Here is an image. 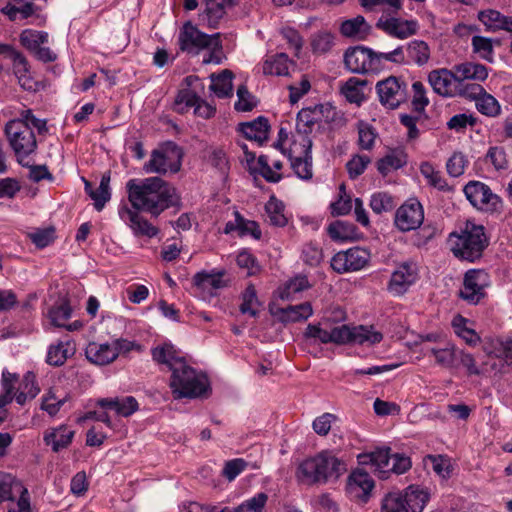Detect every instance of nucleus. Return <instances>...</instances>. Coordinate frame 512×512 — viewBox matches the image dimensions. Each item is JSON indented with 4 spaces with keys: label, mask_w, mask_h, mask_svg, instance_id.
<instances>
[{
    "label": "nucleus",
    "mask_w": 512,
    "mask_h": 512,
    "mask_svg": "<svg viewBox=\"0 0 512 512\" xmlns=\"http://www.w3.org/2000/svg\"><path fill=\"white\" fill-rule=\"evenodd\" d=\"M47 130L46 120L37 118L30 109L23 110L20 117L5 124V139L20 165L31 166L38 148V136L45 134Z\"/></svg>",
    "instance_id": "f257e3e1"
},
{
    "label": "nucleus",
    "mask_w": 512,
    "mask_h": 512,
    "mask_svg": "<svg viewBox=\"0 0 512 512\" xmlns=\"http://www.w3.org/2000/svg\"><path fill=\"white\" fill-rule=\"evenodd\" d=\"M128 200L136 210L159 216L176 202V190L158 177L131 179L126 184Z\"/></svg>",
    "instance_id": "f03ea898"
},
{
    "label": "nucleus",
    "mask_w": 512,
    "mask_h": 512,
    "mask_svg": "<svg viewBox=\"0 0 512 512\" xmlns=\"http://www.w3.org/2000/svg\"><path fill=\"white\" fill-rule=\"evenodd\" d=\"M449 241L454 255L468 261L479 258L488 244L484 227L471 221H467L459 231L452 232Z\"/></svg>",
    "instance_id": "7ed1b4c3"
},
{
    "label": "nucleus",
    "mask_w": 512,
    "mask_h": 512,
    "mask_svg": "<svg viewBox=\"0 0 512 512\" xmlns=\"http://www.w3.org/2000/svg\"><path fill=\"white\" fill-rule=\"evenodd\" d=\"M178 368L171 373L170 387L174 398H201L210 391L207 376L185 363H179Z\"/></svg>",
    "instance_id": "20e7f679"
},
{
    "label": "nucleus",
    "mask_w": 512,
    "mask_h": 512,
    "mask_svg": "<svg viewBox=\"0 0 512 512\" xmlns=\"http://www.w3.org/2000/svg\"><path fill=\"white\" fill-rule=\"evenodd\" d=\"M179 44L183 51L188 52H196L201 49L210 50L208 56L203 58V63L219 64L221 62L222 45L219 33L205 34L187 22L179 33Z\"/></svg>",
    "instance_id": "39448f33"
},
{
    "label": "nucleus",
    "mask_w": 512,
    "mask_h": 512,
    "mask_svg": "<svg viewBox=\"0 0 512 512\" xmlns=\"http://www.w3.org/2000/svg\"><path fill=\"white\" fill-rule=\"evenodd\" d=\"M231 279L224 269L202 270L192 278L193 294L198 299L210 303L219 291L227 288Z\"/></svg>",
    "instance_id": "423d86ee"
},
{
    "label": "nucleus",
    "mask_w": 512,
    "mask_h": 512,
    "mask_svg": "<svg viewBox=\"0 0 512 512\" xmlns=\"http://www.w3.org/2000/svg\"><path fill=\"white\" fill-rule=\"evenodd\" d=\"M182 155V150L176 144L168 142L152 152L143 169L146 173H176L180 170Z\"/></svg>",
    "instance_id": "0eeeda50"
},
{
    "label": "nucleus",
    "mask_w": 512,
    "mask_h": 512,
    "mask_svg": "<svg viewBox=\"0 0 512 512\" xmlns=\"http://www.w3.org/2000/svg\"><path fill=\"white\" fill-rule=\"evenodd\" d=\"M419 278V267L414 261H404L396 266L387 284L393 296L404 295Z\"/></svg>",
    "instance_id": "6e6552de"
},
{
    "label": "nucleus",
    "mask_w": 512,
    "mask_h": 512,
    "mask_svg": "<svg viewBox=\"0 0 512 512\" xmlns=\"http://www.w3.org/2000/svg\"><path fill=\"white\" fill-rule=\"evenodd\" d=\"M424 221V209L421 203L414 198L408 199L397 210L394 224L401 232L418 229Z\"/></svg>",
    "instance_id": "1a4fd4ad"
},
{
    "label": "nucleus",
    "mask_w": 512,
    "mask_h": 512,
    "mask_svg": "<svg viewBox=\"0 0 512 512\" xmlns=\"http://www.w3.org/2000/svg\"><path fill=\"white\" fill-rule=\"evenodd\" d=\"M428 82L435 93L443 97L465 95L467 90L460 87L454 69H435L429 72Z\"/></svg>",
    "instance_id": "9d476101"
},
{
    "label": "nucleus",
    "mask_w": 512,
    "mask_h": 512,
    "mask_svg": "<svg viewBox=\"0 0 512 512\" xmlns=\"http://www.w3.org/2000/svg\"><path fill=\"white\" fill-rule=\"evenodd\" d=\"M380 103L387 109H396L406 99V85L397 77L390 76L376 84Z\"/></svg>",
    "instance_id": "9b49d317"
},
{
    "label": "nucleus",
    "mask_w": 512,
    "mask_h": 512,
    "mask_svg": "<svg viewBox=\"0 0 512 512\" xmlns=\"http://www.w3.org/2000/svg\"><path fill=\"white\" fill-rule=\"evenodd\" d=\"M369 260L370 253L366 249L355 247L335 254L331 267L338 273L358 271L365 268Z\"/></svg>",
    "instance_id": "f8f14e48"
},
{
    "label": "nucleus",
    "mask_w": 512,
    "mask_h": 512,
    "mask_svg": "<svg viewBox=\"0 0 512 512\" xmlns=\"http://www.w3.org/2000/svg\"><path fill=\"white\" fill-rule=\"evenodd\" d=\"M464 193L469 202L483 211L495 210L500 204V198L493 193L488 185L480 181H470L464 187Z\"/></svg>",
    "instance_id": "ddd939ff"
},
{
    "label": "nucleus",
    "mask_w": 512,
    "mask_h": 512,
    "mask_svg": "<svg viewBox=\"0 0 512 512\" xmlns=\"http://www.w3.org/2000/svg\"><path fill=\"white\" fill-rule=\"evenodd\" d=\"M49 41V35L45 31L25 29L20 34L21 44L30 51L38 60L43 62H52L56 55L50 48L43 46Z\"/></svg>",
    "instance_id": "4468645a"
},
{
    "label": "nucleus",
    "mask_w": 512,
    "mask_h": 512,
    "mask_svg": "<svg viewBox=\"0 0 512 512\" xmlns=\"http://www.w3.org/2000/svg\"><path fill=\"white\" fill-rule=\"evenodd\" d=\"M374 56V50L364 46H356L345 52L344 62L353 73L377 72Z\"/></svg>",
    "instance_id": "2eb2a0df"
},
{
    "label": "nucleus",
    "mask_w": 512,
    "mask_h": 512,
    "mask_svg": "<svg viewBox=\"0 0 512 512\" xmlns=\"http://www.w3.org/2000/svg\"><path fill=\"white\" fill-rule=\"evenodd\" d=\"M133 207H128L126 204L118 208V215L120 219L131 229L132 233L137 237H155L159 230L145 219Z\"/></svg>",
    "instance_id": "dca6fc26"
},
{
    "label": "nucleus",
    "mask_w": 512,
    "mask_h": 512,
    "mask_svg": "<svg viewBox=\"0 0 512 512\" xmlns=\"http://www.w3.org/2000/svg\"><path fill=\"white\" fill-rule=\"evenodd\" d=\"M489 276L484 270L472 269L466 272L460 296L470 303H478L485 295Z\"/></svg>",
    "instance_id": "f3484780"
},
{
    "label": "nucleus",
    "mask_w": 512,
    "mask_h": 512,
    "mask_svg": "<svg viewBox=\"0 0 512 512\" xmlns=\"http://www.w3.org/2000/svg\"><path fill=\"white\" fill-rule=\"evenodd\" d=\"M377 27L393 38L404 40L418 32L419 24L413 19L382 16L377 22Z\"/></svg>",
    "instance_id": "a211bd4d"
},
{
    "label": "nucleus",
    "mask_w": 512,
    "mask_h": 512,
    "mask_svg": "<svg viewBox=\"0 0 512 512\" xmlns=\"http://www.w3.org/2000/svg\"><path fill=\"white\" fill-rule=\"evenodd\" d=\"M343 330V325L328 327L326 320H321L317 324H309L305 330L304 336L314 342L322 344L334 343L344 344V339L347 334Z\"/></svg>",
    "instance_id": "6ab92c4d"
},
{
    "label": "nucleus",
    "mask_w": 512,
    "mask_h": 512,
    "mask_svg": "<svg viewBox=\"0 0 512 512\" xmlns=\"http://www.w3.org/2000/svg\"><path fill=\"white\" fill-rule=\"evenodd\" d=\"M345 330L344 344H356L364 346H372L382 341L383 335L373 326H354L343 325Z\"/></svg>",
    "instance_id": "aec40b11"
},
{
    "label": "nucleus",
    "mask_w": 512,
    "mask_h": 512,
    "mask_svg": "<svg viewBox=\"0 0 512 512\" xmlns=\"http://www.w3.org/2000/svg\"><path fill=\"white\" fill-rule=\"evenodd\" d=\"M374 488V481L369 473L357 469L353 471L347 482V491L351 498L366 502Z\"/></svg>",
    "instance_id": "412c9836"
},
{
    "label": "nucleus",
    "mask_w": 512,
    "mask_h": 512,
    "mask_svg": "<svg viewBox=\"0 0 512 512\" xmlns=\"http://www.w3.org/2000/svg\"><path fill=\"white\" fill-rule=\"evenodd\" d=\"M360 465H371L380 477L385 478L390 472L391 455L389 448H379L372 452L361 453L357 456Z\"/></svg>",
    "instance_id": "4be33fe9"
},
{
    "label": "nucleus",
    "mask_w": 512,
    "mask_h": 512,
    "mask_svg": "<svg viewBox=\"0 0 512 512\" xmlns=\"http://www.w3.org/2000/svg\"><path fill=\"white\" fill-rule=\"evenodd\" d=\"M75 432L67 425H59L47 429L43 434L45 445L51 447L53 452H59L69 447L74 438Z\"/></svg>",
    "instance_id": "5701e85b"
},
{
    "label": "nucleus",
    "mask_w": 512,
    "mask_h": 512,
    "mask_svg": "<svg viewBox=\"0 0 512 512\" xmlns=\"http://www.w3.org/2000/svg\"><path fill=\"white\" fill-rule=\"evenodd\" d=\"M261 70L267 76H287L292 67H295V62L291 60L284 52L267 55L262 63Z\"/></svg>",
    "instance_id": "b1692460"
},
{
    "label": "nucleus",
    "mask_w": 512,
    "mask_h": 512,
    "mask_svg": "<svg viewBox=\"0 0 512 512\" xmlns=\"http://www.w3.org/2000/svg\"><path fill=\"white\" fill-rule=\"evenodd\" d=\"M471 92H466L465 96L474 97L477 110L486 116L495 117L500 114L501 106L497 99L488 94L482 86L472 85Z\"/></svg>",
    "instance_id": "393cba45"
},
{
    "label": "nucleus",
    "mask_w": 512,
    "mask_h": 512,
    "mask_svg": "<svg viewBox=\"0 0 512 512\" xmlns=\"http://www.w3.org/2000/svg\"><path fill=\"white\" fill-rule=\"evenodd\" d=\"M314 457L319 471L323 474L324 482L329 478L338 477L346 470L345 464L332 451L324 450Z\"/></svg>",
    "instance_id": "a878e982"
},
{
    "label": "nucleus",
    "mask_w": 512,
    "mask_h": 512,
    "mask_svg": "<svg viewBox=\"0 0 512 512\" xmlns=\"http://www.w3.org/2000/svg\"><path fill=\"white\" fill-rule=\"evenodd\" d=\"M102 409L114 410L122 417H129L139 409L137 400L132 396L102 398L97 401Z\"/></svg>",
    "instance_id": "bb28decb"
},
{
    "label": "nucleus",
    "mask_w": 512,
    "mask_h": 512,
    "mask_svg": "<svg viewBox=\"0 0 512 512\" xmlns=\"http://www.w3.org/2000/svg\"><path fill=\"white\" fill-rule=\"evenodd\" d=\"M85 354L87 359L96 365H107L116 359V350L111 343L91 342L87 345Z\"/></svg>",
    "instance_id": "cd10ccee"
},
{
    "label": "nucleus",
    "mask_w": 512,
    "mask_h": 512,
    "mask_svg": "<svg viewBox=\"0 0 512 512\" xmlns=\"http://www.w3.org/2000/svg\"><path fill=\"white\" fill-rule=\"evenodd\" d=\"M428 351L439 366L445 368L456 367L459 350L450 341H439L438 345H434Z\"/></svg>",
    "instance_id": "c85d7f7f"
},
{
    "label": "nucleus",
    "mask_w": 512,
    "mask_h": 512,
    "mask_svg": "<svg viewBox=\"0 0 512 512\" xmlns=\"http://www.w3.org/2000/svg\"><path fill=\"white\" fill-rule=\"evenodd\" d=\"M84 184L85 192L93 200L95 209L97 211H101L111 198L110 174H103L100 183L96 188H94L93 185L87 180H84Z\"/></svg>",
    "instance_id": "c756f323"
},
{
    "label": "nucleus",
    "mask_w": 512,
    "mask_h": 512,
    "mask_svg": "<svg viewBox=\"0 0 512 512\" xmlns=\"http://www.w3.org/2000/svg\"><path fill=\"white\" fill-rule=\"evenodd\" d=\"M152 357L157 363L165 365L171 373L178 368L179 363L186 362L181 353L168 343L155 347L152 350Z\"/></svg>",
    "instance_id": "7c9ffc66"
},
{
    "label": "nucleus",
    "mask_w": 512,
    "mask_h": 512,
    "mask_svg": "<svg viewBox=\"0 0 512 512\" xmlns=\"http://www.w3.org/2000/svg\"><path fill=\"white\" fill-rule=\"evenodd\" d=\"M460 87L464 88L465 80L484 81L488 77L487 68L479 63L465 62L453 67Z\"/></svg>",
    "instance_id": "2f4dec72"
},
{
    "label": "nucleus",
    "mask_w": 512,
    "mask_h": 512,
    "mask_svg": "<svg viewBox=\"0 0 512 512\" xmlns=\"http://www.w3.org/2000/svg\"><path fill=\"white\" fill-rule=\"evenodd\" d=\"M268 496L264 492L257 493L245 500L236 508H219L216 506L207 507L206 512H265Z\"/></svg>",
    "instance_id": "473e14b6"
},
{
    "label": "nucleus",
    "mask_w": 512,
    "mask_h": 512,
    "mask_svg": "<svg viewBox=\"0 0 512 512\" xmlns=\"http://www.w3.org/2000/svg\"><path fill=\"white\" fill-rule=\"evenodd\" d=\"M340 31L343 36L355 40H365L370 32L371 26L366 22L363 16H356L342 22Z\"/></svg>",
    "instance_id": "72a5a7b5"
},
{
    "label": "nucleus",
    "mask_w": 512,
    "mask_h": 512,
    "mask_svg": "<svg viewBox=\"0 0 512 512\" xmlns=\"http://www.w3.org/2000/svg\"><path fill=\"white\" fill-rule=\"evenodd\" d=\"M68 400L67 393L58 388H51L42 396L41 409L54 417Z\"/></svg>",
    "instance_id": "f704fd0d"
},
{
    "label": "nucleus",
    "mask_w": 512,
    "mask_h": 512,
    "mask_svg": "<svg viewBox=\"0 0 512 512\" xmlns=\"http://www.w3.org/2000/svg\"><path fill=\"white\" fill-rule=\"evenodd\" d=\"M366 85V80L351 77L341 85L340 91L348 102L360 105L365 100Z\"/></svg>",
    "instance_id": "c9c22d12"
},
{
    "label": "nucleus",
    "mask_w": 512,
    "mask_h": 512,
    "mask_svg": "<svg viewBox=\"0 0 512 512\" xmlns=\"http://www.w3.org/2000/svg\"><path fill=\"white\" fill-rule=\"evenodd\" d=\"M269 128L268 120L264 117H258L256 120L240 126L241 132L247 139L256 141L259 144L267 140Z\"/></svg>",
    "instance_id": "e433bc0d"
},
{
    "label": "nucleus",
    "mask_w": 512,
    "mask_h": 512,
    "mask_svg": "<svg viewBox=\"0 0 512 512\" xmlns=\"http://www.w3.org/2000/svg\"><path fill=\"white\" fill-rule=\"evenodd\" d=\"M74 353L75 346L71 341H60L49 346L47 363L53 366H61Z\"/></svg>",
    "instance_id": "4c0bfd02"
},
{
    "label": "nucleus",
    "mask_w": 512,
    "mask_h": 512,
    "mask_svg": "<svg viewBox=\"0 0 512 512\" xmlns=\"http://www.w3.org/2000/svg\"><path fill=\"white\" fill-rule=\"evenodd\" d=\"M402 494L412 512H422L430 498L427 490L417 485H410Z\"/></svg>",
    "instance_id": "58836bf2"
},
{
    "label": "nucleus",
    "mask_w": 512,
    "mask_h": 512,
    "mask_svg": "<svg viewBox=\"0 0 512 512\" xmlns=\"http://www.w3.org/2000/svg\"><path fill=\"white\" fill-rule=\"evenodd\" d=\"M406 58L409 62H413L418 66H424L430 59L429 45L422 40H412L404 48Z\"/></svg>",
    "instance_id": "ea45409f"
},
{
    "label": "nucleus",
    "mask_w": 512,
    "mask_h": 512,
    "mask_svg": "<svg viewBox=\"0 0 512 512\" xmlns=\"http://www.w3.org/2000/svg\"><path fill=\"white\" fill-rule=\"evenodd\" d=\"M478 18L490 30L505 29L512 32V18L496 10L481 11Z\"/></svg>",
    "instance_id": "a19ab883"
},
{
    "label": "nucleus",
    "mask_w": 512,
    "mask_h": 512,
    "mask_svg": "<svg viewBox=\"0 0 512 512\" xmlns=\"http://www.w3.org/2000/svg\"><path fill=\"white\" fill-rule=\"evenodd\" d=\"M210 90L219 98L232 95L233 90V74L230 70H223L219 74L211 75Z\"/></svg>",
    "instance_id": "79ce46f5"
},
{
    "label": "nucleus",
    "mask_w": 512,
    "mask_h": 512,
    "mask_svg": "<svg viewBox=\"0 0 512 512\" xmlns=\"http://www.w3.org/2000/svg\"><path fill=\"white\" fill-rule=\"evenodd\" d=\"M261 175L268 182H279L282 179L283 163L278 159H270L269 156L262 155L258 158Z\"/></svg>",
    "instance_id": "37998d69"
},
{
    "label": "nucleus",
    "mask_w": 512,
    "mask_h": 512,
    "mask_svg": "<svg viewBox=\"0 0 512 512\" xmlns=\"http://www.w3.org/2000/svg\"><path fill=\"white\" fill-rule=\"evenodd\" d=\"M312 141L306 131H297L289 146L290 159L311 156Z\"/></svg>",
    "instance_id": "c03bdc74"
},
{
    "label": "nucleus",
    "mask_w": 512,
    "mask_h": 512,
    "mask_svg": "<svg viewBox=\"0 0 512 512\" xmlns=\"http://www.w3.org/2000/svg\"><path fill=\"white\" fill-rule=\"evenodd\" d=\"M297 478L304 483L324 482L323 474L319 471V466L315 457L305 459L297 469Z\"/></svg>",
    "instance_id": "a18cd8bd"
},
{
    "label": "nucleus",
    "mask_w": 512,
    "mask_h": 512,
    "mask_svg": "<svg viewBox=\"0 0 512 512\" xmlns=\"http://www.w3.org/2000/svg\"><path fill=\"white\" fill-rule=\"evenodd\" d=\"M313 314V308L309 302L298 305H290L280 310V318L284 322H300L307 320Z\"/></svg>",
    "instance_id": "49530a36"
},
{
    "label": "nucleus",
    "mask_w": 512,
    "mask_h": 512,
    "mask_svg": "<svg viewBox=\"0 0 512 512\" xmlns=\"http://www.w3.org/2000/svg\"><path fill=\"white\" fill-rule=\"evenodd\" d=\"M21 490H28L22 482L11 474L0 472V503L12 500L13 493L21 494Z\"/></svg>",
    "instance_id": "de8ad7c7"
},
{
    "label": "nucleus",
    "mask_w": 512,
    "mask_h": 512,
    "mask_svg": "<svg viewBox=\"0 0 512 512\" xmlns=\"http://www.w3.org/2000/svg\"><path fill=\"white\" fill-rule=\"evenodd\" d=\"M407 162V157L402 150H393L378 161V170L381 174L388 173L403 167Z\"/></svg>",
    "instance_id": "09e8293b"
},
{
    "label": "nucleus",
    "mask_w": 512,
    "mask_h": 512,
    "mask_svg": "<svg viewBox=\"0 0 512 512\" xmlns=\"http://www.w3.org/2000/svg\"><path fill=\"white\" fill-rule=\"evenodd\" d=\"M285 206L282 201L275 196H271L265 204L267 220L274 226L282 227L287 223V217L284 213Z\"/></svg>",
    "instance_id": "8fccbe9b"
},
{
    "label": "nucleus",
    "mask_w": 512,
    "mask_h": 512,
    "mask_svg": "<svg viewBox=\"0 0 512 512\" xmlns=\"http://www.w3.org/2000/svg\"><path fill=\"white\" fill-rule=\"evenodd\" d=\"M329 236L339 242H347L355 239L356 230L353 224L336 221L328 227Z\"/></svg>",
    "instance_id": "3c124183"
},
{
    "label": "nucleus",
    "mask_w": 512,
    "mask_h": 512,
    "mask_svg": "<svg viewBox=\"0 0 512 512\" xmlns=\"http://www.w3.org/2000/svg\"><path fill=\"white\" fill-rule=\"evenodd\" d=\"M376 69L379 71L386 62L396 65H404L408 63L403 46H398L390 52H375Z\"/></svg>",
    "instance_id": "603ef678"
},
{
    "label": "nucleus",
    "mask_w": 512,
    "mask_h": 512,
    "mask_svg": "<svg viewBox=\"0 0 512 512\" xmlns=\"http://www.w3.org/2000/svg\"><path fill=\"white\" fill-rule=\"evenodd\" d=\"M280 35L286 43V49L291 51L296 58H300L301 50L304 44L300 33L292 27H283Z\"/></svg>",
    "instance_id": "864d4df0"
},
{
    "label": "nucleus",
    "mask_w": 512,
    "mask_h": 512,
    "mask_svg": "<svg viewBox=\"0 0 512 512\" xmlns=\"http://www.w3.org/2000/svg\"><path fill=\"white\" fill-rule=\"evenodd\" d=\"M452 326L455 333L462 338L467 344L475 345L479 342L480 338L478 334L468 326V320L458 315L454 317Z\"/></svg>",
    "instance_id": "5fc2aeb1"
},
{
    "label": "nucleus",
    "mask_w": 512,
    "mask_h": 512,
    "mask_svg": "<svg viewBox=\"0 0 512 512\" xmlns=\"http://www.w3.org/2000/svg\"><path fill=\"white\" fill-rule=\"evenodd\" d=\"M309 286L308 279L305 276H296L285 283L280 290V297L287 300L294 299L297 293L308 289Z\"/></svg>",
    "instance_id": "6e6d98bb"
},
{
    "label": "nucleus",
    "mask_w": 512,
    "mask_h": 512,
    "mask_svg": "<svg viewBox=\"0 0 512 512\" xmlns=\"http://www.w3.org/2000/svg\"><path fill=\"white\" fill-rule=\"evenodd\" d=\"M310 45L316 54H324L334 45V36L328 31H318L311 36Z\"/></svg>",
    "instance_id": "4d7b16f0"
},
{
    "label": "nucleus",
    "mask_w": 512,
    "mask_h": 512,
    "mask_svg": "<svg viewBox=\"0 0 512 512\" xmlns=\"http://www.w3.org/2000/svg\"><path fill=\"white\" fill-rule=\"evenodd\" d=\"M420 173L431 186L439 190L447 188V183L442 177L441 172L430 162H423L420 165Z\"/></svg>",
    "instance_id": "13d9d810"
},
{
    "label": "nucleus",
    "mask_w": 512,
    "mask_h": 512,
    "mask_svg": "<svg viewBox=\"0 0 512 512\" xmlns=\"http://www.w3.org/2000/svg\"><path fill=\"white\" fill-rule=\"evenodd\" d=\"M260 310V302L257 298L256 290L253 285H249L242 294V303L240 311L243 314H249L255 317Z\"/></svg>",
    "instance_id": "bf43d9fd"
},
{
    "label": "nucleus",
    "mask_w": 512,
    "mask_h": 512,
    "mask_svg": "<svg viewBox=\"0 0 512 512\" xmlns=\"http://www.w3.org/2000/svg\"><path fill=\"white\" fill-rule=\"evenodd\" d=\"M71 314V307L65 301L56 303L48 311V317L51 323L57 327H64L66 321L71 317Z\"/></svg>",
    "instance_id": "052dcab7"
},
{
    "label": "nucleus",
    "mask_w": 512,
    "mask_h": 512,
    "mask_svg": "<svg viewBox=\"0 0 512 512\" xmlns=\"http://www.w3.org/2000/svg\"><path fill=\"white\" fill-rule=\"evenodd\" d=\"M382 512H409L403 494L399 491L387 494L382 502Z\"/></svg>",
    "instance_id": "680f3d73"
},
{
    "label": "nucleus",
    "mask_w": 512,
    "mask_h": 512,
    "mask_svg": "<svg viewBox=\"0 0 512 512\" xmlns=\"http://www.w3.org/2000/svg\"><path fill=\"white\" fill-rule=\"evenodd\" d=\"M473 51L484 60L492 61L493 46L489 38L482 36H474L472 38Z\"/></svg>",
    "instance_id": "e2e57ef3"
},
{
    "label": "nucleus",
    "mask_w": 512,
    "mask_h": 512,
    "mask_svg": "<svg viewBox=\"0 0 512 512\" xmlns=\"http://www.w3.org/2000/svg\"><path fill=\"white\" fill-rule=\"evenodd\" d=\"M291 160V167L295 174L303 180H309L312 178V157H301L294 158Z\"/></svg>",
    "instance_id": "0e129e2a"
},
{
    "label": "nucleus",
    "mask_w": 512,
    "mask_h": 512,
    "mask_svg": "<svg viewBox=\"0 0 512 512\" xmlns=\"http://www.w3.org/2000/svg\"><path fill=\"white\" fill-rule=\"evenodd\" d=\"M393 206L392 197L385 192H377L371 196L370 207L376 214L387 212L391 210Z\"/></svg>",
    "instance_id": "69168bd1"
},
{
    "label": "nucleus",
    "mask_w": 512,
    "mask_h": 512,
    "mask_svg": "<svg viewBox=\"0 0 512 512\" xmlns=\"http://www.w3.org/2000/svg\"><path fill=\"white\" fill-rule=\"evenodd\" d=\"M468 165V160L461 152H455L447 161L446 168L447 172L452 177H459L464 172Z\"/></svg>",
    "instance_id": "338daca9"
},
{
    "label": "nucleus",
    "mask_w": 512,
    "mask_h": 512,
    "mask_svg": "<svg viewBox=\"0 0 512 512\" xmlns=\"http://www.w3.org/2000/svg\"><path fill=\"white\" fill-rule=\"evenodd\" d=\"M208 162L224 172L228 169L229 161L225 150L222 147H211L207 151Z\"/></svg>",
    "instance_id": "774afa93"
}]
</instances>
